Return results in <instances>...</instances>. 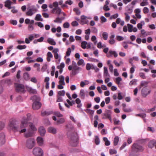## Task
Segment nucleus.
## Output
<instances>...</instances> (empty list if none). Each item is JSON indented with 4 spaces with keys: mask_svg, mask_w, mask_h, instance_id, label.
I'll list each match as a JSON object with an SVG mask.
<instances>
[{
    "mask_svg": "<svg viewBox=\"0 0 156 156\" xmlns=\"http://www.w3.org/2000/svg\"><path fill=\"white\" fill-rule=\"evenodd\" d=\"M48 41L51 45H54L56 44L55 42L54 41V39L52 38H48Z\"/></svg>",
    "mask_w": 156,
    "mask_h": 156,
    "instance_id": "nucleus-29",
    "label": "nucleus"
},
{
    "mask_svg": "<svg viewBox=\"0 0 156 156\" xmlns=\"http://www.w3.org/2000/svg\"><path fill=\"white\" fill-rule=\"evenodd\" d=\"M51 114L50 112H47L46 111L42 112L41 115L43 116H47L50 115Z\"/></svg>",
    "mask_w": 156,
    "mask_h": 156,
    "instance_id": "nucleus-43",
    "label": "nucleus"
},
{
    "mask_svg": "<svg viewBox=\"0 0 156 156\" xmlns=\"http://www.w3.org/2000/svg\"><path fill=\"white\" fill-rule=\"evenodd\" d=\"M5 142V135L3 133H0V143L2 144H3Z\"/></svg>",
    "mask_w": 156,
    "mask_h": 156,
    "instance_id": "nucleus-19",
    "label": "nucleus"
},
{
    "mask_svg": "<svg viewBox=\"0 0 156 156\" xmlns=\"http://www.w3.org/2000/svg\"><path fill=\"white\" fill-rule=\"evenodd\" d=\"M10 23L13 25H16L17 23V21L16 20H11L10 21Z\"/></svg>",
    "mask_w": 156,
    "mask_h": 156,
    "instance_id": "nucleus-51",
    "label": "nucleus"
},
{
    "mask_svg": "<svg viewBox=\"0 0 156 156\" xmlns=\"http://www.w3.org/2000/svg\"><path fill=\"white\" fill-rule=\"evenodd\" d=\"M127 26L128 31L129 32H132L133 31V25L129 23H128L127 24Z\"/></svg>",
    "mask_w": 156,
    "mask_h": 156,
    "instance_id": "nucleus-34",
    "label": "nucleus"
},
{
    "mask_svg": "<svg viewBox=\"0 0 156 156\" xmlns=\"http://www.w3.org/2000/svg\"><path fill=\"white\" fill-rule=\"evenodd\" d=\"M23 77L25 80H28L29 79V75L27 73H25L23 74Z\"/></svg>",
    "mask_w": 156,
    "mask_h": 156,
    "instance_id": "nucleus-40",
    "label": "nucleus"
},
{
    "mask_svg": "<svg viewBox=\"0 0 156 156\" xmlns=\"http://www.w3.org/2000/svg\"><path fill=\"white\" fill-rule=\"evenodd\" d=\"M27 47V46L25 45H19L17 46V48L20 50H22L23 49H25Z\"/></svg>",
    "mask_w": 156,
    "mask_h": 156,
    "instance_id": "nucleus-47",
    "label": "nucleus"
},
{
    "mask_svg": "<svg viewBox=\"0 0 156 156\" xmlns=\"http://www.w3.org/2000/svg\"><path fill=\"white\" fill-rule=\"evenodd\" d=\"M114 76H118L119 75V73L118 72L117 69H114Z\"/></svg>",
    "mask_w": 156,
    "mask_h": 156,
    "instance_id": "nucleus-64",
    "label": "nucleus"
},
{
    "mask_svg": "<svg viewBox=\"0 0 156 156\" xmlns=\"http://www.w3.org/2000/svg\"><path fill=\"white\" fill-rule=\"evenodd\" d=\"M123 110L124 112H130L132 111V110L130 108H124Z\"/></svg>",
    "mask_w": 156,
    "mask_h": 156,
    "instance_id": "nucleus-56",
    "label": "nucleus"
},
{
    "mask_svg": "<svg viewBox=\"0 0 156 156\" xmlns=\"http://www.w3.org/2000/svg\"><path fill=\"white\" fill-rule=\"evenodd\" d=\"M38 131L40 133V134L42 136H44L46 133L45 129L43 126L40 127Z\"/></svg>",
    "mask_w": 156,
    "mask_h": 156,
    "instance_id": "nucleus-16",
    "label": "nucleus"
},
{
    "mask_svg": "<svg viewBox=\"0 0 156 156\" xmlns=\"http://www.w3.org/2000/svg\"><path fill=\"white\" fill-rule=\"evenodd\" d=\"M116 82L117 84H119L120 82L122 81V79L120 77H118L115 79Z\"/></svg>",
    "mask_w": 156,
    "mask_h": 156,
    "instance_id": "nucleus-55",
    "label": "nucleus"
},
{
    "mask_svg": "<svg viewBox=\"0 0 156 156\" xmlns=\"http://www.w3.org/2000/svg\"><path fill=\"white\" fill-rule=\"evenodd\" d=\"M27 117H24L22 118L20 126H17L14 120L10 121L9 126L14 132H20V133H25L24 136L26 138L32 136L34 134V132L37 130V129L32 123H30V127L31 130H29L26 132V127L28 124V121L30 119V114L29 113L27 115Z\"/></svg>",
    "mask_w": 156,
    "mask_h": 156,
    "instance_id": "nucleus-1",
    "label": "nucleus"
},
{
    "mask_svg": "<svg viewBox=\"0 0 156 156\" xmlns=\"http://www.w3.org/2000/svg\"><path fill=\"white\" fill-rule=\"evenodd\" d=\"M65 121V119L63 118H61L58 119L57 121V125H59L61 124H62Z\"/></svg>",
    "mask_w": 156,
    "mask_h": 156,
    "instance_id": "nucleus-28",
    "label": "nucleus"
},
{
    "mask_svg": "<svg viewBox=\"0 0 156 156\" xmlns=\"http://www.w3.org/2000/svg\"><path fill=\"white\" fill-rule=\"evenodd\" d=\"M26 88L27 91L30 93L36 94L37 93V91L36 90L32 88L31 87L27 86Z\"/></svg>",
    "mask_w": 156,
    "mask_h": 156,
    "instance_id": "nucleus-17",
    "label": "nucleus"
},
{
    "mask_svg": "<svg viewBox=\"0 0 156 156\" xmlns=\"http://www.w3.org/2000/svg\"><path fill=\"white\" fill-rule=\"evenodd\" d=\"M148 82L147 81H142L140 83V85L141 87H146L147 86V85Z\"/></svg>",
    "mask_w": 156,
    "mask_h": 156,
    "instance_id": "nucleus-39",
    "label": "nucleus"
},
{
    "mask_svg": "<svg viewBox=\"0 0 156 156\" xmlns=\"http://www.w3.org/2000/svg\"><path fill=\"white\" fill-rule=\"evenodd\" d=\"M37 141L38 144L40 146H42L44 144V140L40 136L37 137Z\"/></svg>",
    "mask_w": 156,
    "mask_h": 156,
    "instance_id": "nucleus-18",
    "label": "nucleus"
},
{
    "mask_svg": "<svg viewBox=\"0 0 156 156\" xmlns=\"http://www.w3.org/2000/svg\"><path fill=\"white\" fill-rule=\"evenodd\" d=\"M15 86L16 90L17 92L24 93L25 91L24 86L22 84L16 83Z\"/></svg>",
    "mask_w": 156,
    "mask_h": 156,
    "instance_id": "nucleus-7",
    "label": "nucleus"
},
{
    "mask_svg": "<svg viewBox=\"0 0 156 156\" xmlns=\"http://www.w3.org/2000/svg\"><path fill=\"white\" fill-rule=\"evenodd\" d=\"M35 144V140L32 138L28 139L26 141L27 146L29 149L32 148L34 146Z\"/></svg>",
    "mask_w": 156,
    "mask_h": 156,
    "instance_id": "nucleus-9",
    "label": "nucleus"
},
{
    "mask_svg": "<svg viewBox=\"0 0 156 156\" xmlns=\"http://www.w3.org/2000/svg\"><path fill=\"white\" fill-rule=\"evenodd\" d=\"M71 52V50L70 48H68L67 50L66 53V55L65 56V57L66 58V56H69L70 55Z\"/></svg>",
    "mask_w": 156,
    "mask_h": 156,
    "instance_id": "nucleus-41",
    "label": "nucleus"
},
{
    "mask_svg": "<svg viewBox=\"0 0 156 156\" xmlns=\"http://www.w3.org/2000/svg\"><path fill=\"white\" fill-rule=\"evenodd\" d=\"M104 77H109L110 76V75L108 73V69L106 67H104Z\"/></svg>",
    "mask_w": 156,
    "mask_h": 156,
    "instance_id": "nucleus-23",
    "label": "nucleus"
},
{
    "mask_svg": "<svg viewBox=\"0 0 156 156\" xmlns=\"http://www.w3.org/2000/svg\"><path fill=\"white\" fill-rule=\"evenodd\" d=\"M41 106V103L38 101H34L32 105L33 108L34 110H37Z\"/></svg>",
    "mask_w": 156,
    "mask_h": 156,
    "instance_id": "nucleus-13",
    "label": "nucleus"
},
{
    "mask_svg": "<svg viewBox=\"0 0 156 156\" xmlns=\"http://www.w3.org/2000/svg\"><path fill=\"white\" fill-rule=\"evenodd\" d=\"M93 46V44L92 43L89 42L88 43H87V49H90L91 48V47Z\"/></svg>",
    "mask_w": 156,
    "mask_h": 156,
    "instance_id": "nucleus-59",
    "label": "nucleus"
},
{
    "mask_svg": "<svg viewBox=\"0 0 156 156\" xmlns=\"http://www.w3.org/2000/svg\"><path fill=\"white\" fill-rule=\"evenodd\" d=\"M85 111L87 113H89L91 115H93L94 112V111L88 109H87Z\"/></svg>",
    "mask_w": 156,
    "mask_h": 156,
    "instance_id": "nucleus-42",
    "label": "nucleus"
},
{
    "mask_svg": "<svg viewBox=\"0 0 156 156\" xmlns=\"http://www.w3.org/2000/svg\"><path fill=\"white\" fill-rule=\"evenodd\" d=\"M79 96L81 99H84L85 96V91L83 89H81L80 90Z\"/></svg>",
    "mask_w": 156,
    "mask_h": 156,
    "instance_id": "nucleus-24",
    "label": "nucleus"
},
{
    "mask_svg": "<svg viewBox=\"0 0 156 156\" xmlns=\"http://www.w3.org/2000/svg\"><path fill=\"white\" fill-rule=\"evenodd\" d=\"M35 24H37V26L41 28H43L44 27V24L41 22H37Z\"/></svg>",
    "mask_w": 156,
    "mask_h": 156,
    "instance_id": "nucleus-52",
    "label": "nucleus"
},
{
    "mask_svg": "<svg viewBox=\"0 0 156 156\" xmlns=\"http://www.w3.org/2000/svg\"><path fill=\"white\" fill-rule=\"evenodd\" d=\"M109 53L110 55H107V56L108 57H110L112 56V55H113L115 57H116L118 56V54L115 51L110 50Z\"/></svg>",
    "mask_w": 156,
    "mask_h": 156,
    "instance_id": "nucleus-22",
    "label": "nucleus"
},
{
    "mask_svg": "<svg viewBox=\"0 0 156 156\" xmlns=\"http://www.w3.org/2000/svg\"><path fill=\"white\" fill-rule=\"evenodd\" d=\"M145 24L144 21H141L140 23H138L137 25V27L139 30L142 28V26Z\"/></svg>",
    "mask_w": 156,
    "mask_h": 156,
    "instance_id": "nucleus-30",
    "label": "nucleus"
},
{
    "mask_svg": "<svg viewBox=\"0 0 156 156\" xmlns=\"http://www.w3.org/2000/svg\"><path fill=\"white\" fill-rule=\"evenodd\" d=\"M114 124L115 125H118L120 124V122L119 120L116 119L115 118L114 119Z\"/></svg>",
    "mask_w": 156,
    "mask_h": 156,
    "instance_id": "nucleus-54",
    "label": "nucleus"
},
{
    "mask_svg": "<svg viewBox=\"0 0 156 156\" xmlns=\"http://www.w3.org/2000/svg\"><path fill=\"white\" fill-rule=\"evenodd\" d=\"M148 3L147 0H143V1L140 3V5L142 6H144L148 5Z\"/></svg>",
    "mask_w": 156,
    "mask_h": 156,
    "instance_id": "nucleus-32",
    "label": "nucleus"
},
{
    "mask_svg": "<svg viewBox=\"0 0 156 156\" xmlns=\"http://www.w3.org/2000/svg\"><path fill=\"white\" fill-rule=\"evenodd\" d=\"M54 114L58 117H61L63 116V115L61 114L59 112H54Z\"/></svg>",
    "mask_w": 156,
    "mask_h": 156,
    "instance_id": "nucleus-46",
    "label": "nucleus"
},
{
    "mask_svg": "<svg viewBox=\"0 0 156 156\" xmlns=\"http://www.w3.org/2000/svg\"><path fill=\"white\" fill-rule=\"evenodd\" d=\"M37 10V9L35 6L32 5L27 8L26 14L28 16H31L35 13Z\"/></svg>",
    "mask_w": 156,
    "mask_h": 156,
    "instance_id": "nucleus-5",
    "label": "nucleus"
},
{
    "mask_svg": "<svg viewBox=\"0 0 156 156\" xmlns=\"http://www.w3.org/2000/svg\"><path fill=\"white\" fill-rule=\"evenodd\" d=\"M53 57V55L51 52L48 51L47 54V60L48 62L51 61V58H52Z\"/></svg>",
    "mask_w": 156,
    "mask_h": 156,
    "instance_id": "nucleus-26",
    "label": "nucleus"
},
{
    "mask_svg": "<svg viewBox=\"0 0 156 156\" xmlns=\"http://www.w3.org/2000/svg\"><path fill=\"white\" fill-rule=\"evenodd\" d=\"M70 24L68 22L65 23L63 24V27L65 28H68L69 27Z\"/></svg>",
    "mask_w": 156,
    "mask_h": 156,
    "instance_id": "nucleus-48",
    "label": "nucleus"
},
{
    "mask_svg": "<svg viewBox=\"0 0 156 156\" xmlns=\"http://www.w3.org/2000/svg\"><path fill=\"white\" fill-rule=\"evenodd\" d=\"M35 20L36 21H43V19L41 15L40 14H37L35 18Z\"/></svg>",
    "mask_w": 156,
    "mask_h": 156,
    "instance_id": "nucleus-25",
    "label": "nucleus"
},
{
    "mask_svg": "<svg viewBox=\"0 0 156 156\" xmlns=\"http://www.w3.org/2000/svg\"><path fill=\"white\" fill-rule=\"evenodd\" d=\"M125 15H126L125 20L126 21H128L130 20V16L127 13H125Z\"/></svg>",
    "mask_w": 156,
    "mask_h": 156,
    "instance_id": "nucleus-58",
    "label": "nucleus"
},
{
    "mask_svg": "<svg viewBox=\"0 0 156 156\" xmlns=\"http://www.w3.org/2000/svg\"><path fill=\"white\" fill-rule=\"evenodd\" d=\"M33 154L36 156H43V151L42 149L38 147L34 148L33 151Z\"/></svg>",
    "mask_w": 156,
    "mask_h": 156,
    "instance_id": "nucleus-6",
    "label": "nucleus"
},
{
    "mask_svg": "<svg viewBox=\"0 0 156 156\" xmlns=\"http://www.w3.org/2000/svg\"><path fill=\"white\" fill-rule=\"evenodd\" d=\"M155 146L156 149V140H151L149 142L148 144V147L150 148H152Z\"/></svg>",
    "mask_w": 156,
    "mask_h": 156,
    "instance_id": "nucleus-15",
    "label": "nucleus"
},
{
    "mask_svg": "<svg viewBox=\"0 0 156 156\" xmlns=\"http://www.w3.org/2000/svg\"><path fill=\"white\" fill-rule=\"evenodd\" d=\"M54 22L55 23H62V20L61 18L59 17H57L54 20Z\"/></svg>",
    "mask_w": 156,
    "mask_h": 156,
    "instance_id": "nucleus-37",
    "label": "nucleus"
},
{
    "mask_svg": "<svg viewBox=\"0 0 156 156\" xmlns=\"http://www.w3.org/2000/svg\"><path fill=\"white\" fill-rule=\"evenodd\" d=\"M87 18V16H86L84 15H82L81 16V22H83L84 24L87 23L88 21L87 20H85Z\"/></svg>",
    "mask_w": 156,
    "mask_h": 156,
    "instance_id": "nucleus-27",
    "label": "nucleus"
},
{
    "mask_svg": "<svg viewBox=\"0 0 156 156\" xmlns=\"http://www.w3.org/2000/svg\"><path fill=\"white\" fill-rule=\"evenodd\" d=\"M137 81V80L136 79H133L130 82L129 84L130 86H132L133 85H136Z\"/></svg>",
    "mask_w": 156,
    "mask_h": 156,
    "instance_id": "nucleus-31",
    "label": "nucleus"
},
{
    "mask_svg": "<svg viewBox=\"0 0 156 156\" xmlns=\"http://www.w3.org/2000/svg\"><path fill=\"white\" fill-rule=\"evenodd\" d=\"M70 145L73 147L77 146L78 144L77 136L76 134L71 136L70 142Z\"/></svg>",
    "mask_w": 156,
    "mask_h": 156,
    "instance_id": "nucleus-8",
    "label": "nucleus"
},
{
    "mask_svg": "<svg viewBox=\"0 0 156 156\" xmlns=\"http://www.w3.org/2000/svg\"><path fill=\"white\" fill-rule=\"evenodd\" d=\"M51 31L53 33H55L56 32V31L58 33H60L61 32L62 30L61 28L60 27L58 26V27L57 28L53 27H52L51 29Z\"/></svg>",
    "mask_w": 156,
    "mask_h": 156,
    "instance_id": "nucleus-21",
    "label": "nucleus"
},
{
    "mask_svg": "<svg viewBox=\"0 0 156 156\" xmlns=\"http://www.w3.org/2000/svg\"><path fill=\"white\" fill-rule=\"evenodd\" d=\"M48 132L53 134H55L57 132L56 128L52 126L49 127L48 129Z\"/></svg>",
    "mask_w": 156,
    "mask_h": 156,
    "instance_id": "nucleus-14",
    "label": "nucleus"
},
{
    "mask_svg": "<svg viewBox=\"0 0 156 156\" xmlns=\"http://www.w3.org/2000/svg\"><path fill=\"white\" fill-rule=\"evenodd\" d=\"M30 81L34 83H36L37 82V80L36 78L35 77H31L30 79Z\"/></svg>",
    "mask_w": 156,
    "mask_h": 156,
    "instance_id": "nucleus-62",
    "label": "nucleus"
},
{
    "mask_svg": "<svg viewBox=\"0 0 156 156\" xmlns=\"http://www.w3.org/2000/svg\"><path fill=\"white\" fill-rule=\"evenodd\" d=\"M112 111L108 110H106L105 112L102 114V119H106L111 116Z\"/></svg>",
    "mask_w": 156,
    "mask_h": 156,
    "instance_id": "nucleus-12",
    "label": "nucleus"
},
{
    "mask_svg": "<svg viewBox=\"0 0 156 156\" xmlns=\"http://www.w3.org/2000/svg\"><path fill=\"white\" fill-rule=\"evenodd\" d=\"M151 92L150 88L145 87L143 88L141 90V94L144 97H146Z\"/></svg>",
    "mask_w": 156,
    "mask_h": 156,
    "instance_id": "nucleus-10",
    "label": "nucleus"
},
{
    "mask_svg": "<svg viewBox=\"0 0 156 156\" xmlns=\"http://www.w3.org/2000/svg\"><path fill=\"white\" fill-rule=\"evenodd\" d=\"M95 142L97 145H98L100 143V140L98 136H96L95 137Z\"/></svg>",
    "mask_w": 156,
    "mask_h": 156,
    "instance_id": "nucleus-44",
    "label": "nucleus"
},
{
    "mask_svg": "<svg viewBox=\"0 0 156 156\" xmlns=\"http://www.w3.org/2000/svg\"><path fill=\"white\" fill-rule=\"evenodd\" d=\"M149 10L147 7H144L143 9V11L144 13L146 14L149 12Z\"/></svg>",
    "mask_w": 156,
    "mask_h": 156,
    "instance_id": "nucleus-60",
    "label": "nucleus"
},
{
    "mask_svg": "<svg viewBox=\"0 0 156 156\" xmlns=\"http://www.w3.org/2000/svg\"><path fill=\"white\" fill-rule=\"evenodd\" d=\"M108 34L107 33L104 32L102 34V36L105 40H107L108 38Z\"/></svg>",
    "mask_w": 156,
    "mask_h": 156,
    "instance_id": "nucleus-45",
    "label": "nucleus"
},
{
    "mask_svg": "<svg viewBox=\"0 0 156 156\" xmlns=\"http://www.w3.org/2000/svg\"><path fill=\"white\" fill-rule=\"evenodd\" d=\"M87 42L86 41H82L81 43V47L83 49H85L87 48Z\"/></svg>",
    "mask_w": 156,
    "mask_h": 156,
    "instance_id": "nucleus-33",
    "label": "nucleus"
},
{
    "mask_svg": "<svg viewBox=\"0 0 156 156\" xmlns=\"http://www.w3.org/2000/svg\"><path fill=\"white\" fill-rule=\"evenodd\" d=\"M12 4V2L10 0H6L5 2V6L6 7L11 5Z\"/></svg>",
    "mask_w": 156,
    "mask_h": 156,
    "instance_id": "nucleus-36",
    "label": "nucleus"
},
{
    "mask_svg": "<svg viewBox=\"0 0 156 156\" xmlns=\"http://www.w3.org/2000/svg\"><path fill=\"white\" fill-rule=\"evenodd\" d=\"M117 152V151L115 149H110L109 150V153L111 154H116Z\"/></svg>",
    "mask_w": 156,
    "mask_h": 156,
    "instance_id": "nucleus-57",
    "label": "nucleus"
},
{
    "mask_svg": "<svg viewBox=\"0 0 156 156\" xmlns=\"http://www.w3.org/2000/svg\"><path fill=\"white\" fill-rule=\"evenodd\" d=\"M119 141V138L118 136H115L114 140V144L115 146H116L117 145L118 142Z\"/></svg>",
    "mask_w": 156,
    "mask_h": 156,
    "instance_id": "nucleus-38",
    "label": "nucleus"
},
{
    "mask_svg": "<svg viewBox=\"0 0 156 156\" xmlns=\"http://www.w3.org/2000/svg\"><path fill=\"white\" fill-rule=\"evenodd\" d=\"M103 140L105 142V144L106 146H109L110 145V142L107 137H104Z\"/></svg>",
    "mask_w": 156,
    "mask_h": 156,
    "instance_id": "nucleus-35",
    "label": "nucleus"
},
{
    "mask_svg": "<svg viewBox=\"0 0 156 156\" xmlns=\"http://www.w3.org/2000/svg\"><path fill=\"white\" fill-rule=\"evenodd\" d=\"M140 76L143 79H145L146 77L145 76V74L143 73H139Z\"/></svg>",
    "mask_w": 156,
    "mask_h": 156,
    "instance_id": "nucleus-63",
    "label": "nucleus"
},
{
    "mask_svg": "<svg viewBox=\"0 0 156 156\" xmlns=\"http://www.w3.org/2000/svg\"><path fill=\"white\" fill-rule=\"evenodd\" d=\"M73 11L76 12L77 15H79L80 14V12L77 8H74Z\"/></svg>",
    "mask_w": 156,
    "mask_h": 156,
    "instance_id": "nucleus-49",
    "label": "nucleus"
},
{
    "mask_svg": "<svg viewBox=\"0 0 156 156\" xmlns=\"http://www.w3.org/2000/svg\"><path fill=\"white\" fill-rule=\"evenodd\" d=\"M58 78L59 79V80L58 81L59 84H62L63 85H65V83L64 82V77L62 76H59Z\"/></svg>",
    "mask_w": 156,
    "mask_h": 156,
    "instance_id": "nucleus-20",
    "label": "nucleus"
},
{
    "mask_svg": "<svg viewBox=\"0 0 156 156\" xmlns=\"http://www.w3.org/2000/svg\"><path fill=\"white\" fill-rule=\"evenodd\" d=\"M65 94V92L64 90H60L58 92L59 96H64Z\"/></svg>",
    "mask_w": 156,
    "mask_h": 156,
    "instance_id": "nucleus-50",
    "label": "nucleus"
},
{
    "mask_svg": "<svg viewBox=\"0 0 156 156\" xmlns=\"http://www.w3.org/2000/svg\"><path fill=\"white\" fill-rule=\"evenodd\" d=\"M59 51V50L58 48H54L52 51V52L54 54L55 59L58 60V62H59L61 59V57L60 55H59L58 53Z\"/></svg>",
    "mask_w": 156,
    "mask_h": 156,
    "instance_id": "nucleus-11",
    "label": "nucleus"
},
{
    "mask_svg": "<svg viewBox=\"0 0 156 156\" xmlns=\"http://www.w3.org/2000/svg\"><path fill=\"white\" fill-rule=\"evenodd\" d=\"M53 4L54 8L52 10L51 12L53 14L59 15L61 12V10L58 6V2H55Z\"/></svg>",
    "mask_w": 156,
    "mask_h": 156,
    "instance_id": "nucleus-4",
    "label": "nucleus"
},
{
    "mask_svg": "<svg viewBox=\"0 0 156 156\" xmlns=\"http://www.w3.org/2000/svg\"><path fill=\"white\" fill-rule=\"evenodd\" d=\"M119 15L118 13H116L115 14L112 15L110 17L111 19H115L118 17Z\"/></svg>",
    "mask_w": 156,
    "mask_h": 156,
    "instance_id": "nucleus-61",
    "label": "nucleus"
},
{
    "mask_svg": "<svg viewBox=\"0 0 156 156\" xmlns=\"http://www.w3.org/2000/svg\"><path fill=\"white\" fill-rule=\"evenodd\" d=\"M143 150V148L142 146L137 143H134L132 146V152L129 154V156H137V155L134 154V153L141 152Z\"/></svg>",
    "mask_w": 156,
    "mask_h": 156,
    "instance_id": "nucleus-3",
    "label": "nucleus"
},
{
    "mask_svg": "<svg viewBox=\"0 0 156 156\" xmlns=\"http://www.w3.org/2000/svg\"><path fill=\"white\" fill-rule=\"evenodd\" d=\"M34 29V25L31 24H29L28 26V30L30 31L33 30Z\"/></svg>",
    "mask_w": 156,
    "mask_h": 156,
    "instance_id": "nucleus-53",
    "label": "nucleus"
},
{
    "mask_svg": "<svg viewBox=\"0 0 156 156\" xmlns=\"http://www.w3.org/2000/svg\"><path fill=\"white\" fill-rule=\"evenodd\" d=\"M68 69L69 70H72L70 75L74 76L79 73L81 70V68L77 66L76 63L74 61L72 62V65L69 66Z\"/></svg>",
    "mask_w": 156,
    "mask_h": 156,
    "instance_id": "nucleus-2",
    "label": "nucleus"
}]
</instances>
